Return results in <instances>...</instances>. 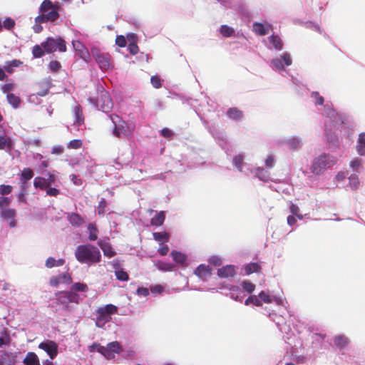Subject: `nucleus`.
Instances as JSON below:
<instances>
[{
	"mask_svg": "<svg viewBox=\"0 0 365 365\" xmlns=\"http://www.w3.org/2000/svg\"><path fill=\"white\" fill-rule=\"evenodd\" d=\"M75 257L81 264H93L101 260L100 250L91 244L78 245L75 252Z\"/></svg>",
	"mask_w": 365,
	"mask_h": 365,
	"instance_id": "obj_1",
	"label": "nucleus"
},
{
	"mask_svg": "<svg viewBox=\"0 0 365 365\" xmlns=\"http://www.w3.org/2000/svg\"><path fill=\"white\" fill-rule=\"evenodd\" d=\"M336 160L327 155H321L318 158L314 160L312 165L311 167L312 173L316 175H320L324 171L335 165Z\"/></svg>",
	"mask_w": 365,
	"mask_h": 365,
	"instance_id": "obj_2",
	"label": "nucleus"
},
{
	"mask_svg": "<svg viewBox=\"0 0 365 365\" xmlns=\"http://www.w3.org/2000/svg\"><path fill=\"white\" fill-rule=\"evenodd\" d=\"M110 120L113 124V135L120 138L122 137L128 136L132 133V130L129 126L120 116L115 114H111L109 116Z\"/></svg>",
	"mask_w": 365,
	"mask_h": 365,
	"instance_id": "obj_3",
	"label": "nucleus"
},
{
	"mask_svg": "<svg viewBox=\"0 0 365 365\" xmlns=\"http://www.w3.org/2000/svg\"><path fill=\"white\" fill-rule=\"evenodd\" d=\"M57 304L62 305L63 309L70 310L69 304H78L80 296L75 292L72 291H60L56 293Z\"/></svg>",
	"mask_w": 365,
	"mask_h": 365,
	"instance_id": "obj_4",
	"label": "nucleus"
},
{
	"mask_svg": "<svg viewBox=\"0 0 365 365\" xmlns=\"http://www.w3.org/2000/svg\"><path fill=\"white\" fill-rule=\"evenodd\" d=\"M41 46L48 53H53L56 51L59 52L66 51V43L61 37H48L46 41L41 43Z\"/></svg>",
	"mask_w": 365,
	"mask_h": 365,
	"instance_id": "obj_5",
	"label": "nucleus"
},
{
	"mask_svg": "<svg viewBox=\"0 0 365 365\" xmlns=\"http://www.w3.org/2000/svg\"><path fill=\"white\" fill-rule=\"evenodd\" d=\"M118 312L117 307L113 304H107L100 307L97 310L96 324L98 327H103L106 323L111 319L110 315Z\"/></svg>",
	"mask_w": 365,
	"mask_h": 365,
	"instance_id": "obj_6",
	"label": "nucleus"
},
{
	"mask_svg": "<svg viewBox=\"0 0 365 365\" xmlns=\"http://www.w3.org/2000/svg\"><path fill=\"white\" fill-rule=\"evenodd\" d=\"M92 54L102 71H106L113 68V66L111 61V57L108 53H101L98 50H95L92 51Z\"/></svg>",
	"mask_w": 365,
	"mask_h": 365,
	"instance_id": "obj_7",
	"label": "nucleus"
},
{
	"mask_svg": "<svg viewBox=\"0 0 365 365\" xmlns=\"http://www.w3.org/2000/svg\"><path fill=\"white\" fill-rule=\"evenodd\" d=\"M96 105L103 112H109L113 108V101L109 93L105 91H101L96 98Z\"/></svg>",
	"mask_w": 365,
	"mask_h": 365,
	"instance_id": "obj_8",
	"label": "nucleus"
},
{
	"mask_svg": "<svg viewBox=\"0 0 365 365\" xmlns=\"http://www.w3.org/2000/svg\"><path fill=\"white\" fill-rule=\"evenodd\" d=\"M48 178L42 177H36L34 180V186L36 188L41 190H45L47 187L51 186L56 181V178L53 174L48 173Z\"/></svg>",
	"mask_w": 365,
	"mask_h": 365,
	"instance_id": "obj_9",
	"label": "nucleus"
},
{
	"mask_svg": "<svg viewBox=\"0 0 365 365\" xmlns=\"http://www.w3.org/2000/svg\"><path fill=\"white\" fill-rule=\"evenodd\" d=\"M58 344L51 340H46L38 344V348L46 351L51 359L58 354Z\"/></svg>",
	"mask_w": 365,
	"mask_h": 365,
	"instance_id": "obj_10",
	"label": "nucleus"
},
{
	"mask_svg": "<svg viewBox=\"0 0 365 365\" xmlns=\"http://www.w3.org/2000/svg\"><path fill=\"white\" fill-rule=\"evenodd\" d=\"M72 45L80 58L88 62L90 60V53L87 48L79 41H73Z\"/></svg>",
	"mask_w": 365,
	"mask_h": 365,
	"instance_id": "obj_11",
	"label": "nucleus"
},
{
	"mask_svg": "<svg viewBox=\"0 0 365 365\" xmlns=\"http://www.w3.org/2000/svg\"><path fill=\"white\" fill-rule=\"evenodd\" d=\"M16 358V353L0 351V365H15Z\"/></svg>",
	"mask_w": 365,
	"mask_h": 365,
	"instance_id": "obj_12",
	"label": "nucleus"
},
{
	"mask_svg": "<svg viewBox=\"0 0 365 365\" xmlns=\"http://www.w3.org/2000/svg\"><path fill=\"white\" fill-rule=\"evenodd\" d=\"M71 277L69 273L65 272L58 276H53L50 278V284L52 287H58L61 283L70 284L71 282Z\"/></svg>",
	"mask_w": 365,
	"mask_h": 365,
	"instance_id": "obj_13",
	"label": "nucleus"
},
{
	"mask_svg": "<svg viewBox=\"0 0 365 365\" xmlns=\"http://www.w3.org/2000/svg\"><path fill=\"white\" fill-rule=\"evenodd\" d=\"M16 215V212L14 209L6 208L0 212V215L2 218L6 220L9 222V226L11 227H14L16 226L15 217Z\"/></svg>",
	"mask_w": 365,
	"mask_h": 365,
	"instance_id": "obj_14",
	"label": "nucleus"
},
{
	"mask_svg": "<svg viewBox=\"0 0 365 365\" xmlns=\"http://www.w3.org/2000/svg\"><path fill=\"white\" fill-rule=\"evenodd\" d=\"M194 273L202 280H207L212 274L210 266L205 264L199 265Z\"/></svg>",
	"mask_w": 365,
	"mask_h": 365,
	"instance_id": "obj_15",
	"label": "nucleus"
},
{
	"mask_svg": "<svg viewBox=\"0 0 365 365\" xmlns=\"http://www.w3.org/2000/svg\"><path fill=\"white\" fill-rule=\"evenodd\" d=\"M235 274V267L231 264L224 266L217 270V275L221 278L232 277Z\"/></svg>",
	"mask_w": 365,
	"mask_h": 365,
	"instance_id": "obj_16",
	"label": "nucleus"
},
{
	"mask_svg": "<svg viewBox=\"0 0 365 365\" xmlns=\"http://www.w3.org/2000/svg\"><path fill=\"white\" fill-rule=\"evenodd\" d=\"M14 143L7 135H0V150L10 153L14 149Z\"/></svg>",
	"mask_w": 365,
	"mask_h": 365,
	"instance_id": "obj_17",
	"label": "nucleus"
},
{
	"mask_svg": "<svg viewBox=\"0 0 365 365\" xmlns=\"http://www.w3.org/2000/svg\"><path fill=\"white\" fill-rule=\"evenodd\" d=\"M98 245L101 247L105 256L110 258L116 255L109 242L100 240L98 242Z\"/></svg>",
	"mask_w": 365,
	"mask_h": 365,
	"instance_id": "obj_18",
	"label": "nucleus"
},
{
	"mask_svg": "<svg viewBox=\"0 0 365 365\" xmlns=\"http://www.w3.org/2000/svg\"><path fill=\"white\" fill-rule=\"evenodd\" d=\"M356 151L359 155H365V133H361L357 140Z\"/></svg>",
	"mask_w": 365,
	"mask_h": 365,
	"instance_id": "obj_19",
	"label": "nucleus"
},
{
	"mask_svg": "<svg viewBox=\"0 0 365 365\" xmlns=\"http://www.w3.org/2000/svg\"><path fill=\"white\" fill-rule=\"evenodd\" d=\"M68 220L69 222L73 226H80L84 223V220L77 213H69L68 215Z\"/></svg>",
	"mask_w": 365,
	"mask_h": 365,
	"instance_id": "obj_20",
	"label": "nucleus"
},
{
	"mask_svg": "<svg viewBox=\"0 0 365 365\" xmlns=\"http://www.w3.org/2000/svg\"><path fill=\"white\" fill-rule=\"evenodd\" d=\"M98 346V351L103 354L107 359H113L115 358V354L108 349V346H103L98 344H93L92 346Z\"/></svg>",
	"mask_w": 365,
	"mask_h": 365,
	"instance_id": "obj_21",
	"label": "nucleus"
},
{
	"mask_svg": "<svg viewBox=\"0 0 365 365\" xmlns=\"http://www.w3.org/2000/svg\"><path fill=\"white\" fill-rule=\"evenodd\" d=\"M25 365H39V359L34 352H29L24 359Z\"/></svg>",
	"mask_w": 365,
	"mask_h": 365,
	"instance_id": "obj_22",
	"label": "nucleus"
},
{
	"mask_svg": "<svg viewBox=\"0 0 365 365\" xmlns=\"http://www.w3.org/2000/svg\"><path fill=\"white\" fill-rule=\"evenodd\" d=\"M23 64V62L18 59H13L9 61H6L4 66V70L9 73L14 72V68L19 67Z\"/></svg>",
	"mask_w": 365,
	"mask_h": 365,
	"instance_id": "obj_23",
	"label": "nucleus"
},
{
	"mask_svg": "<svg viewBox=\"0 0 365 365\" xmlns=\"http://www.w3.org/2000/svg\"><path fill=\"white\" fill-rule=\"evenodd\" d=\"M227 115L233 120H240L242 118L243 115V113L242 110H239L237 108H230L227 111Z\"/></svg>",
	"mask_w": 365,
	"mask_h": 365,
	"instance_id": "obj_24",
	"label": "nucleus"
},
{
	"mask_svg": "<svg viewBox=\"0 0 365 365\" xmlns=\"http://www.w3.org/2000/svg\"><path fill=\"white\" fill-rule=\"evenodd\" d=\"M170 255L173 260L180 264H184L187 260V256L180 252L173 250Z\"/></svg>",
	"mask_w": 365,
	"mask_h": 365,
	"instance_id": "obj_25",
	"label": "nucleus"
},
{
	"mask_svg": "<svg viewBox=\"0 0 365 365\" xmlns=\"http://www.w3.org/2000/svg\"><path fill=\"white\" fill-rule=\"evenodd\" d=\"M165 219V215L163 211L158 212L155 217L151 219V225L153 226H161Z\"/></svg>",
	"mask_w": 365,
	"mask_h": 365,
	"instance_id": "obj_26",
	"label": "nucleus"
},
{
	"mask_svg": "<svg viewBox=\"0 0 365 365\" xmlns=\"http://www.w3.org/2000/svg\"><path fill=\"white\" fill-rule=\"evenodd\" d=\"M153 238L155 241L158 242L160 244H163V242H167L169 241L170 235L168 232H153Z\"/></svg>",
	"mask_w": 365,
	"mask_h": 365,
	"instance_id": "obj_27",
	"label": "nucleus"
},
{
	"mask_svg": "<svg viewBox=\"0 0 365 365\" xmlns=\"http://www.w3.org/2000/svg\"><path fill=\"white\" fill-rule=\"evenodd\" d=\"M261 269V265L257 262L250 263L245 267L246 274L249 275L254 272H258Z\"/></svg>",
	"mask_w": 365,
	"mask_h": 365,
	"instance_id": "obj_28",
	"label": "nucleus"
},
{
	"mask_svg": "<svg viewBox=\"0 0 365 365\" xmlns=\"http://www.w3.org/2000/svg\"><path fill=\"white\" fill-rule=\"evenodd\" d=\"M269 41L272 44L273 47L277 50H282L283 47V43L279 36L272 35L269 37Z\"/></svg>",
	"mask_w": 365,
	"mask_h": 365,
	"instance_id": "obj_29",
	"label": "nucleus"
},
{
	"mask_svg": "<svg viewBox=\"0 0 365 365\" xmlns=\"http://www.w3.org/2000/svg\"><path fill=\"white\" fill-rule=\"evenodd\" d=\"M7 100L8 102L14 108H17L20 103L21 99L19 97L15 96L14 93H8L7 94Z\"/></svg>",
	"mask_w": 365,
	"mask_h": 365,
	"instance_id": "obj_30",
	"label": "nucleus"
},
{
	"mask_svg": "<svg viewBox=\"0 0 365 365\" xmlns=\"http://www.w3.org/2000/svg\"><path fill=\"white\" fill-rule=\"evenodd\" d=\"M34 171L31 168H24L21 173L20 180L21 181H28L34 177Z\"/></svg>",
	"mask_w": 365,
	"mask_h": 365,
	"instance_id": "obj_31",
	"label": "nucleus"
},
{
	"mask_svg": "<svg viewBox=\"0 0 365 365\" xmlns=\"http://www.w3.org/2000/svg\"><path fill=\"white\" fill-rule=\"evenodd\" d=\"M334 344L339 347V348H343L345 346H346L349 343V339L347 337L344 336H337L334 338Z\"/></svg>",
	"mask_w": 365,
	"mask_h": 365,
	"instance_id": "obj_32",
	"label": "nucleus"
},
{
	"mask_svg": "<svg viewBox=\"0 0 365 365\" xmlns=\"http://www.w3.org/2000/svg\"><path fill=\"white\" fill-rule=\"evenodd\" d=\"M54 4L50 0H44L39 9L40 13H45L53 9Z\"/></svg>",
	"mask_w": 365,
	"mask_h": 365,
	"instance_id": "obj_33",
	"label": "nucleus"
},
{
	"mask_svg": "<svg viewBox=\"0 0 365 365\" xmlns=\"http://www.w3.org/2000/svg\"><path fill=\"white\" fill-rule=\"evenodd\" d=\"M88 230H89V240L91 241H95L96 240H97L98 230L96 228V227L93 224L90 223L88 225Z\"/></svg>",
	"mask_w": 365,
	"mask_h": 365,
	"instance_id": "obj_34",
	"label": "nucleus"
},
{
	"mask_svg": "<svg viewBox=\"0 0 365 365\" xmlns=\"http://www.w3.org/2000/svg\"><path fill=\"white\" fill-rule=\"evenodd\" d=\"M73 112L76 118V122L78 124H81L83 123V115L82 110L79 106H76L73 108Z\"/></svg>",
	"mask_w": 365,
	"mask_h": 365,
	"instance_id": "obj_35",
	"label": "nucleus"
},
{
	"mask_svg": "<svg viewBox=\"0 0 365 365\" xmlns=\"http://www.w3.org/2000/svg\"><path fill=\"white\" fill-rule=\"evenodd\" d=\"M253 30L259 36H264L267 33L264 25L260 23H255L253 24Z\"/></svg>",
	"mask_w": 365,
	"mask_h": 365,
	"instance_id": "obj_36",
	"label": "nucleus"
},
{
	"mask_svg": "<svg viewBox=\"0 0 365 365\" xmlns=\"http://www.w3.org/2000/svg\"><path fill=\"white\" fill-rule=\"evenodd\" d=\"M48 21L53 22L59 18V14L55 9L44 13Z\"/></svg>",
	"mask_w": 365,
	"mask_h": 365,
	"instance_id": "obj_37",
	"label": "nucleus"
},
{
	"mask_svg": "<svg viewBox=\"0 0 365 365\" xmlns=\"http://www.w3.org/2000/svg\"><path fill=\"white\" fill-rule=\"evenodd\" d=\"M156 266L159 269L165 271V272L172 271L174 268L173 264H172L170 263H168V262H161V261L158 262V263L156 264Z\"/></svg>",
	"mask_w": 365,
	"mask_h": 365,
	"instance_id": "obj_38",
	"label": "nucleus"
},
{
	"mask_svg": "<svg viewBox=\"0 0 365 365\" xmlns=\"http://www.w3.org/2000/svg\"><path fill=\"white\" fill-rule=\"evenodd\" d=\"M115 275L116 277V279L120 281H128L129 279V275L128 274L125 272L123 269H120L119 270H115Z\"/></svg>",
	"mask_w": 365,
	"mask_h": 365,
	"instance_id": "obj_39",
	"label": "nucleus"
},
{
	"mask_svg": "<svg viewBox=\"0 0 365 365\" xmlns=\"http://www.w3.org/2000/svg\"><path fill=\"white\" fill-rule=\"evenodd\" d=\"M107 346H108V349L114 353V354H119L123 350L122 346L118 341L110 342L108 344Z\"/></svg>",
	"mask_w": 365,
	"mask_h": 365,
	"instance_id": "obj_40",
	"label": "nucleus"
},
{
	"mask_svg": "<svg viewBox=\"0 0 365 365\" xmlns=\"http://www.w3.org/2000/svg\"><path fill=\"white\" fill-rule=\"evenodd\" d=\"M234 32H235L234 29L232 27H230L227 25H222L220 27V34L224 37H230V36H232Z\"/></svg>",
	"mask_w": 365,
	"mask_h": 365,
	"instance_id": "obj_41",
	"label": "nucleus"
},
{
	"mask_svg": "<svg viewBox=\"0 0 365 365\" xmlns=\"http://www.w3.org/2000/svg\"><path fill=\"white\" fill-rule=\"evenodd\" d=\"M245 305L254 304L255 306L261 307L262 303L256 295L249 297L245 302Z\"/></svg>",
	"mask_w": 365,
	"mask_h": 365,
	"instance_id": "obj_42",
	"label": "nucleus"
},
{
	"mask_svg": "<svg viewBox=\"0 0 365 365\" xmlns=\"http://www.w3.org/2000/svg\"><path fill=\"white\" fill-rule=\"evenodd\" d=\"M71 289H72V292L76 291V292H85L88 291V287L86 284L76 282L72 285Z\"/></svg>",
	"mask_w": 365,
	"mask_h": 365,
	"instance_id": "obj_43",
	"label": "nucleus"
},
{
	"mask_svg": "<svg viewBox=\"0 0 365 365\" xmlns=\"http://www.w3.org/2000/svg\"><path fill=\"white\" fill-rule=\"evenodd\" d=\"M241 285L242 289L248 293H252L255 289V285L249 281H243Z\"/></svg>",
	"mask_w": 365,
	"mask_h": 365,
	"instance_id": "obj_44",
	"label": "nucleus"
},
{
	"mask_svg": "<svg viewBox=\"0 0 365 365\" xmlns=\"http://www.w3.org/2000/svg\"><path fill=\"white\" fill-rule=\"evenodd\" d=\"M82 145H83V142L81 140L75 139V140H71L68 143L67 148L68 149H78V148H81Z\"/></svg>",
	"mask_w": 365,
	"mask_h": 365,
	"instance_id": "obj_45",
	"label": "nucleus"
},
{
	"mask_svg": "<svg viewBox=\"0 0 365 365\" xmlns=\"http://www.w3.org/2000/svg\"><path fill=\"white\" fill-rule=\"evenodd\" d=\"M42 48L41 45H36L33 47L32 53L35 58H41L44 55V51Z\"/></svg>",
	"mask_w": 365,
	"mask_h": 365,
	"instance_id": "obj_46",
	"label": "nucleus"
},
{
	"mask_svg": "<svg viewBox=\"0 0 365 365\" xmlns=\"http://www.w3.org/2000/svg\"><path fill=\"white\" fill-rule=\"evenodd\" d=\"M11 203V200L8 197L0 196V210L2 211L3 210L6 209L7 207Z\"/></svg>",
	"mask_w": 365,
	"mask_h": 365,
	"instance_id": "obj_47",
	"label": "nucleus"
},
{
	"mask_svg": "<svg viewBox=\"0 0 365 365\" xmlns=\"http://www.w3.org/2000/svg\"><path fill=\"white\" fill-rule=\"evenodd\" d=\"M244 160V158L241 155H238L234 157L233 158V164L237 167V168L241 171L242 170V165Z\"/></svg>",
	"mask_w": 365,
	"mask_h": 365,
	"instance_id": "obj_48",
	"label": "nucleus"
},
{
	"mask_svg": "<svg viewBox=\"0 0 365 365\" xmlns=\"http://www.w3.org/2000/svg\"><path fill=\"white\" fill-rule=\"evenodd\" d=\"M349 184L353 189H356L359 185V178L356 175H351L349 178Z\"/></svg>",
	"mask_w": 365,
	"mask_h": 365,
	"instance_id": "obj_49",
	"label": "nucleus"
},
{
	"mask_svg": "<svg viewBox=\"0 0 365 365\" xmlns=\"http://www.w3.org/2000/svg\"><path fill=\"white\" fill-rule=\"evenodd\" d=\"M287 145H289L290 149H296L299 146L300 141L297 138H293L287 140Z\"/></svg>",
	"mask_w": 365,
	"mask_h": 365,
	"instance_id": "obj_50",
	"label": "nucleus"
},
{
	"mask_svg": "<svg viewBox=\"0 0 365 365\" xmlns=\"http://www.w3.org/2000/svg\"><path fill=\"white\" fill-rule=\"evenodd\" d=\"M106 206H107L106 200L104 198H101V200H100V202L98 203V207H97L98 214L103 215L105 212V209H106Z\"/></svg>",
	"mask_w": 365,
	"mask_h": 365,
	"instance_id": "obj_51",
	"label": "nucleus"
},
{
	"mask_svg": "<svg viewBox=\"0 0 365 365\" xmlns=\"http://www.w3.org/2000/svg\"><path fill=\"white\" fill-rule=\"evenodd\" d=\"M259 299L264 303H271L272 302V298L271 297L265 293L264 291H262L259 295H258Z\"/></svg>",
	"mask_w": 365,
	"mask_h": 365,
	"instance_id": "obj_52",
	"label": "nucleus"
},
{
	"mask_svg": "<svg viewBox=\"0 0 365 365\" xmlns=\"http://www.w3.org/2000/svg\"><path fill=\"white\" fill-rule=\"evenodd\" d=\"M15 26V21L11 18H6L3 22V26L5 29L10 30Z\"/></svg>",
	"mask_w": 365,
	"mask_h": 365,
	"instance_id": "obj_53",
	"label": "nucleus"
},
{
	"mask_svg": "<svg viewBox=\"0 0 365 365\" xmlns=\"http://www.w3.org/2000/svg\"><path fill=\"white\" fill-rule=\"evenodd\" d=\"M13 187L11 185H1L0 186V194L4 196L9 195L12 192Z\"/></svg>",
	"mask_w": 365,
	"mask_h": 365,
	"instance_id": "obj_54",
	"label": "nucleus"
},
{
	"mask_svg": "<svg viewBox=\"0 0 365 365\" xmlns=\"http://www.w3.org/2000/svg\"><path fill=\"white\" fill-rule=\"evenodd\" d=\"M150 82L155 88H159L162 86L161 79L158 76H153L150 78Z\"/></svg>",
	"mask_w": 365,
	"mask_h": 365,
	"instance_id": "obj_55",
	"label": "nucleus"
},
{
	"mask_svg": "<svg viewBox=\"0 0 365 365\" xmlns=\"http://www.w3.org/2000/svg\"><path fill=\"white\" fill-rule=\"evenodd\" d=\"M48 66L52 72H57L61 68V65L58 61H51Z\"/></svg>",
	"mask_w": 365,
	"mask_h": 365,
	"instance_id": "obj_56",
	"label": "nucleus"
},
{
	"mask_svg": "<svg viewBox=\"0 0 365 365\" xmlns=\"http://www.w3.org/2000/svg\"><path fill=\"white\" fill-rule=\"evenodd\" d=\"M290 212L292 215L297 216L299 220L303 218L302 215L299 214V208L297 205L292 204L290 206Z\"/></svg>",
	"mask_w": 365,
	"mask_h": 365,
	"instance_id": "obj_57",
	"label": "nucleus"
},
{
	"mask_svg": "<svg viewBox=\"0 0 365 365\" xmlns=\"http://www.w3.org/2000/svg\"><path fill=\"white\" fill-rule=\"evenodd\" d=\"M257 176L259 179L266 181L268 180L269 175L267 171H265L264 169L258 168L257 170Z\"/></svg>",
	"mask_w": 365,
	"mask_h": 365,
	"instance_id": "obj_58",
	"label": "nucleus"
},
{
	"mask_svg": "<svg viewBox=\"0 0 365 365\" xmlns=\"http://www.w3.org/2000/svg\"><path fill=\"white\" fill-rule=\"evenodd\" d=\"M312 97L314 98L316 105H323L324 99L318 92H312Z\"/></svg>",
	"mask_w": 365,
	"mask_h": 365,
	"instance_id": "obj_59",
	"label": "nucleus"
},
{
	"mask_svg": "<svg viewBox=\"0 0 365 365\" xmlns=\"http://www.w3.org/2000/svg\"><path fill=\"white\" fill-rule=\"evenodd\" d=\"M272 63L274 65V66L278 70H283L284 68V66L282 63L281 58H277L273 59Z\"/></svg>",
	"mask_w": 365,
	"mask_h": 365,
	"instance_id": "obj_60",
	"label": "nucleus"
},
{
	"mask_svg": "<svg viewBox=\"0 0 365 365\" xmlns=\"http://www.w3.org/2000/svg\"><path fill=\"white\" fill-rule=\"evenodd\" d=\"M327 138L329 143L336 145L338 143V138L334 133H327Z\"/></svg>",
	"mask_w": 365,
	"mask_h": 365,
	"instance_id": "obj_61",
	"label": "nucleus"
},
{
	"mask_svg": "<svg viewBox=\"0 0 365 365\" xmlns=\"http://www.w3.org/2000/svg\"><path fill=\"white\" fill-rule=\"evenodd\" d=\"M128 51L130 54L135 55L138 53L139 48L135 43H131L128 45Z\"/></svg>",
	"mask_w": 365,
	"mask_h": 365,
	"instance_id": "obj_62",
	"label": "nucleus"
},
{
	"mask_svg": "<svg viewBox=\"0 0 365 365\" xmlns=\"http://www.w3.org/2000/svg\"><path fill=\"white\" fill-rule=\"evenodd\" d=\"M115 43L119 47H125L126 45V40L123 36H117L115 38Z\"/></svg>",
	"mask_w": 365,
	"mask_h": 365,
	"instance_id": "obj_63",
	"label": "nucleus"
},
{
	"mask_svg": "<svg viewBox=\"0 0 365 365\" xmlns=\"http://www.w3.org/2000/svg\"><path fill=\"white\" fill-rule=\"evenodd\" d=\"M281 59L284 62L286 66H290L292 64V59L290 55L287 53H284L281 56Z\"/></svg>",
	"mask_w": 365,
	"mask_h": 365,
	"instance_id": "obj_64",
	"label": "nucleus"
}]
</instances>
